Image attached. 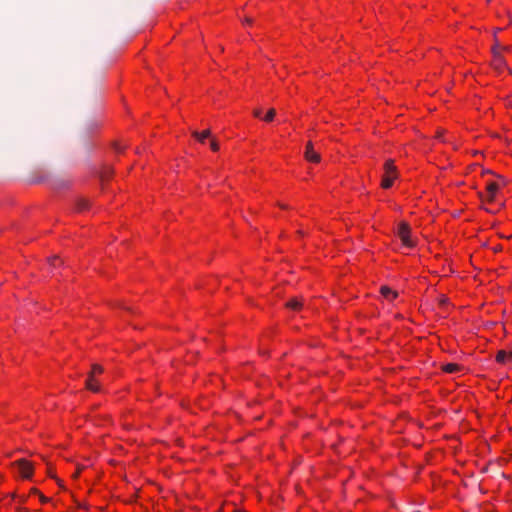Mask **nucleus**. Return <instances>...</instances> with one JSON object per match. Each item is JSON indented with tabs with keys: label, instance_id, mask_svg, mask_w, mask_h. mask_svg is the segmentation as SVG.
I'll list each match as a JSON object with an SVG mask.
<instances>
[{
	"label": "nucleus",
	"instance_id": "f257e3e1",
	"mask_svg": "<svg viewBox=\"0 0 512 512\" xmlns=\"http://www.w3.org/2000/svg\"><path fill=\"white\" fill-rule=\"evenodd\" d=\"M385 174L382 178L381 186L384 189H388L392 186L393 181L397 178V168L394 165V161L389 159L384 164Z\"/></svg>",
	"mask_w": 512,
	"mask_h": 512
},
{
	"label": "nucleus",
	"instance_id": "f03ea898",
	"mask_svg": "<svg viewBox=\"0 0 512 512\" xmlns=\"http://www.w3.org/2000/svg\"><path fill=\"white\" fill-rule=\"evenodd\" d=\"M12 466L17 469L18 473L20 474V476L22 478H24V479L31 478V476L33 474V466L26 459L17 460L12 464Z\"/></svg>",
	"mask_w": 512,
	"mask_h": 512
},
{
	"label": "nucleus",
	"instance_id": "7ed1b4c3",
	"mask_svg": "<svg viewBox=\"0 0 512 512\" xmlns=\"http://www.w3.org/2000/svg\"><path fill=\"white\" fill-rule=\"evenodd\" d=\"M397 233H398V236L401 239L402 243L406 247H413L414 246V242L410 238V227H409V225L407 223H405V222L400 223V225L398 227V232Z\"/></svg>",
	"mask_w": 512,
	"mask_h": 512
},
{
	"label": "nucleus",
	"instance_id": "20e7f679",
	"mask_svg": "<svg viewBox=\"0 0 512 512\" xmlns=\"http://www.w3.org/2000/svg\"><path fill=\"white\" fill-rule=\"evenodd\" d=\"M304 156H305L306 160H308L310 162H314V163L320 162V154L314 150L313 144L311 141H309L306 144Z\"/></svg>",
	"mask_w": 512,
	"mask_h": 512
},
{
	"label": "nucleus",
	"instance_id": "39448f33",
	"mask_svg": "<svg viewBox=\"0 0 512 512\" xmlns=\"http://www.w3.org/2000/svg\"><path fill=\"white\" fill-rule=\"evenodd\" d=\"M492 65L496 70H499V71L505 67L506 62H505L504 58L502 57V55L500 54V52H494Z\"/></svg>",
	"mask_w": 512,
	"mask_h": 512
},
{
	"label": "nucleus",
	"instance_id": "423d86ee",
	"mask_svg": "<svg viewBox=\"0 0 512 512\" xmlns=\"http://www.w3.org/2000/svg\"><path fill=\"white\" fill-rule=\"evenodd\" d=\"M86 388L91 390L92 392L100 391V386L97 384L95 380V374H92V372L89 373L88 378L86 380Z\"/></svg>",
	"mask_w": 512,
	"mask_h": 512
},
{
	"label": "nucleus",
	"instance_id": "0eeeda50",
	"mask_svg": "<svg viewBox=\"0 0 512 512\" xmlns=\"http://www.w3.org/2000/svg\"><path fill=\"white\" fill-rule=\"evenodd\" d=\"M496 360H497V362L502 363V364L512 361V350L509 352H506L504 350L498 351V353L496 355Z\"/></svg>",
	"mask_w": 512,
	"mask_h": 512
},
{
	"label": "nucleus",
	"instance_id": "6e6552de",
	"mask_svg": "<svg viewBox=\"0 0 512 512\" xmlns=\"http://www.w3.org/2000/svg\"><path fill=\"white\" fill-rule=\"evenodd\" d=\"M497 190H498V184L497 183H495V182L488 183V185H487V193H488L487 200L489 202L494 201L495 194H496Z\"/></svg>",
	"mask_w": 512,
	"mask_h": 512
},
{
	"label": "nucleus",
	"instance_id": "1a4fd4ad",
	"mask_svg": "<svg viewBox=\"0 0 512 512\" xmlns=\"http://www.w3.org/2000/svg\"><path fill=\"white\" fill-rule=\"evenodd\" d=\"M380 292L381 294L389 299V300H393L397 297L398 293L396 291H393L391 290L389 287L387 286H382L381 289H380Z\"/></svg>",
	"mask_w": 512,
	"mask_h": 512
},
{
	"label": "nucleus",
	"instance_id": "9d476101",
	"mask_svg": "<svg viewBox=\"0 0 512 512\" xmlns=\"http://www.w3.org/2000/svg\"><path fill=\"white\" fill-rule=\"evenodd\" d=\"M192 135L198 139L201 143H204L205 139L210 136V130H204L203 132L199 133L197 131H194Z\"/></svg>",
	"mask_w": 512,
	"mask_h": 512
},
{
	"label": "nucleus",
	"instance_id": "9b49d317",
	"mask_svg": "<svg viewBox=\"0 0 512 512\" xmlns=\"http://www.w3.org/2000/svg\"><path fill=\"white\" fill-rule=\"evenodd\" d=\"M302 302L298 299H291L286 303V307L292 310H299L302 307Z\"/></svg>",
	"mask_w": 512,
	"mask_h": 512
},
{
	"label": "nucleus",
	"instance_id": "f8f14e48",
	"mask_svg": "<svg viewBox=\"0 0 512 512\" xmlns=\"http://www.w3.org/2000/svg\"><path fill=\"white\" fill-rule=\"evenodd\" d=\"M89 207V201L84 198H80L76 201V208L78 211H84L88 209Z\"/></svg>",
	"mask_w": 512,
	"mask_h": 512
},
{
	"label": "nucleus",
	"instance_id": "ddd939ff",
	"mask_svg": "<svg viewBox=\"0 0 512 512\" xmlns=\"http://www.w3.org/2000/svg\"><path fill=\"white\" fill-rule=\"evenodd\" d=\"M461 367L458 364L455 363H448L443 366V370L447 373H455L459 371Z\"/></svg>",
	"mask_w": 512,
	"mask_h": 512
},
{
	"label": "nucleus",
	"instance_id": "4468645a",
	"mask_svg": "<svg viewBox=\"0 0 512 512\" xmlns=\"http://www.w3.org/2000/svg\"><path fill=\"white\" fill-rule=\"evenodd\" d=\"M275 115H276L275 109L271 108L268 110L266 115L263 117V120L266 122H271L274 119Z\"/></svg>",
	"mask_w": 512,
	"mask_h": 512
},
{
	"label": "nucleus",
	"instance_id": "2eb2a0df",
	"mask_svg": "<svg viewBox=\"0 0 512 512\" xmlns=\"http://www.w3.org/2000/svg\"><path fill=\"white\" fill-rule=\"evenodd\" d=\"M49 264L51 267L56 268L62 264V261L60 260V258L58 256H54V257L50 258Z\"/></svg>",
	"mask_w": 512,
	"mask_h": 512
},
{
	"label": "nucleus",
	"instance_id": "dca6fc26",
	"mask_svg": "<svg viewBox=\"0 0 512 512\" xmlns=\"http://www.w3.org/2000/svg\"><path fill=\"white\" fill-rule=\"evenodd\" d=\"M103 371H104V369L102 366H100L98 364L92 365V370H91L92 374H95V375L101 374V373H103Z\"/></svg>",
	"mask_w": 512,
	"mask_h": 512
},
{
	"label": "nucleus",
	"instance_id": "f3484780",
	"mask_svg": "<svg viewBox=\"0 0 512 512\" xmlns=\"http://www.w3.org/2000/svg\"><path fill=\"white\" fill-rule=\"evenodd\" d=\"M210 147L213 151H218L219 149V145L214 139L211 140Z\"/></svg>",
	"mask_w": 512,
	"mask_h": 512
},
{
	"label": "nucleus",
	"instance_id": "a211bd4d",
	"mask_svg": "<svg viewBox=\"0 0 512 512\" xmlns=\"http://www.w3.org/2000/svg\"><path fill=\"white\" fill-rule=\"evenodd\" d=\"M261 114H262L261 109H259V108L254 109V111H253V115H254L255 117H258V118H259V117H261Z\"/></svg>",
	"mask_w": 512,
	"mask_h": 512
},
{
	"label": "nucleus",
	"instance_id": "6ab92c4d",
	"mask_svg": "<svg viewBox=\"0 0 512 512\" xmlns=\"http://www.w3.org/2000/svg\"><path fill=\"white\" fill-rule=\"evenodd\" d=\"M500 47L499 43L496 42V44L494 45V47L492 48V53L494 54V52H499L498 51V48Z\"/></svg>",
	"mask_w": 512,
	"mask_h": 512
},
{
	"label": "nucleus",
	"instance_id": "aec40b11",
	"mask_svg": "<svg viewBox=\"0 0 512 512\" xmlns=\"http://www.w3.org/2000/svg\"><path fill=\"white\" fill-rule=\"evenodd\" d=\"M40 500L42 503H46L49 501V498L45 497L44 495H40Z\"/></svg>",
	"mask_w": 512,
	"mask_h": 512
},
{
	"label": "nucleus",
	"instance_id": "412c9836",
	"mask_svg": "<svg viewBox=\"0 0 512 512\" xmlns=\"http://www.w3.org/2000/svg\"><path fill=\"white\" fill-rule=\"evenodd\" d=\"M244 22L247 24H250V23H252V19L247 17V18H245Z\"/></svg>",
	"mask_w": 512,
	"mask_h": 512
},
{
	"label": "nucleus",
	"instance_id": "4be33fe9",
	"mask_svg": "<svg viewBox=\"0 0 512 512\" xmlns=\"http://www.w3.org/2000/svg\"><path fill=\"white\" fill-rule=\"evenodd\" d=\"M80 470H81V469H78V470L73 474V477H75V478H76V477H78V475H79V473H80Z\"/></svg>",
	"mask_w": 512,
	"mask_h": 512
},
{
	"label": "nucleus",
	"instance_id": "5701e85b",
	"mask_svg": "<svg viewBox=\"0 0 512 512\" xmlns=\"http://www.w3.org/2000/svg\"><path fill=\"white\" fill-rule=\"evenodd\" d=\"M446 301H447V300H446L445 298H443V299L441 300V303H442V304H444V303H446Z\"/></svg>",
	"mask_w": 512,
	"mask_h": 512
},
{
	"label": "nucleus",
	"instance_id": "b1692460",
	"mask_svg": "<svg viewBox=\"0 0 512 512\" xmlns=\"http://www.w3.org/2000/svg\"><path fill=\"white\" fill-rule=\"evenodd\" d=\"M279 206H280L281 208H285V209L287 208V206L282 205V204H279Z\"/></svg>",
	"mask_w": 512,
	"mask_h": 512
}]
</instances>
